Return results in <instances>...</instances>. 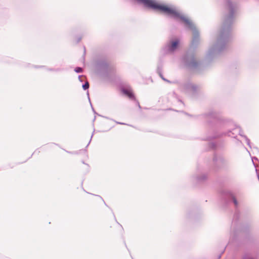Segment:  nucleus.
Returning <instances> with one entry per match:
<instances>
[{"label": "nucleus", "mask_w": 259, "mask_h": 259, "mask_svg": "<svg viewBox=\"0 0 259 259\" xmlns=\"http://www.w3.org/2000/svg\"><path fill=\"white\" fill-rule=\"evenodd\" d=\"M138 2L143 4L147 7L154 10H157L165 14L172 15L175 17L180 18L186 24L191 26V22L185 16L180 14L175 9L167 5L160 4L154 0H137Z\"/></svg>", "instance_id": "nucleus-1"}, {"label": "nucleus", "mask_w": 259, "mask_h": 259, "mask_svg": "<svg viewBox=\"0 0 259 259\" xmlns=\"http://www.w3.org/2000/svg\"><path fill=\"white\" fill-rule=\"evenodd\" d=\"M122 92L123 94L127 96L129 98L135 99V96L132 90L130 89H123Z\"/></svg>", "instance_id": "nucleus-2"}, {"label": "nucleus", "mask_w": 259, "mask_h": 259, "mask_svg": "<svg viewBox=\"0 0 259 259\" xmlns=\"http://www.w3.org/2000/svg\"><path fill=\"white\" fill-rule=\"evenodd\" d=\"M179 44V40H176L171 42V45L169 47V49L171 51H174L177 47Z\"/></svg>", "instance_id": "nucleus-3"}, {"label": "nucleus", "mask_w": 259, "mask_h": 259, "mask_svg": "<svg viewBox=\"0 0 259 259\" xmlns=\"http://www.w3.org/2000/svg\"><path fill=\"white\" fill-rule=\"evenodd\" d=\"M84 90H87L89 88V83L88 82L85 83L82 86Z\"/></svg>", "instance_id": "nucleus-4"}, {"label": "nucleus", "mask_w": 259, "mask_h": 259, "mask_svg": "<svg viewBox=\"0 0 259 259\" xmlns=\"http://www.w3.org/2000/svg\"><path fill=\"white\" fill-rule=\"evenodd\" d=\"M75 71L77 73H80L82 71V69L80 67H76L75 69Z\"/></svg>", "instance_id": "nucleus-5"}, {"label": "nucleus", "mask_w": 259, "mask_h": 259, "mask_svg": "<svg viewBox=\"0 0 259 259\" xmlns=\"http://www.w3.org/2000/svg\"><path fill=\"white\" fill-rule=\"evenodd\" d=\"M234 203L235 204V205H237V201L235 199L234 200Z\"/></svg>", "instance_id": "nucleus-6"}]
</instances>
